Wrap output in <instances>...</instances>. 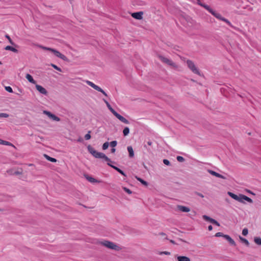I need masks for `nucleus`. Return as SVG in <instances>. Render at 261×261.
Segmentation results:
<instances>
[{
  "mask_svg": "<svg viewBox=\"0 0 261 261\" xmlns=\"http://www.w3.org/2000/svg\"><path fill=\"white\" fill-rule=\"evenodd\" d=\"M228 194L229 196H230L232 198L235 199L236 200H237L240 202L244 203V200H246L247 202L249 203H252L253 201L252 200L247 197L246 195H243V194H240L239 196L233 193H231L230 192H228Z\"/></svg>",
  "mask_w": 261,
  "mask_h": 261,
  "instance_id": "nucleus-2",
  "label": "nucleus"
},
{
  "mask_svg": "<svg viewBox=\"0 0 261 261\" xmlns=\"http://www.w3.org/2000/svg\"><path fill=\"white\" fill-rule=\"evenodd\" d=\"M203 219H204L205 221H209L211 223H213V221L214 220V219L210 218V217L206 216V215H203L202 216Z\"/></svg>",
  "mask_w": 261,
  "mask_h": 261,
  "instance_id": "nucleus-22",
  "label": "nucleus"
},
{
  "mask_svg": "<svg viewBox=\"0 0 261 261\" xmlns=\"http://www.w3.org/2000/svg\"><path fill=\"white\" fill-rule=\"evenodd\" d=\"M43 113L47 115L50 118L52 119L53 120L56 121H59L60 120V119L58 117L56 116L54 114H51L50 112L44 111Z\"/></svg>",
  "mask_w": 261,
  "mask_h": 261,
  "instance_id": "nucleus-10",
  "label": "nucleus"
},
{
  "mask_svg": "<svg viewBox=\"0 0 261 261\" xmlns=\"http://www.w3.org/2000/svg\"><path fill=\"white\" fill-rule=\"evenodd\" d=\"M177 208L178 210L182 212L188 213L190 211V209L188 207L180 205H178L177 206Z\"/></svg>",
  "mask_w": 261,
  "mask_h": 261,
  "instance_id": "nucleus-13",
  "label": "nucleus"
},
{
  "mask_svg": "<svg viewBox=\"0 0 261 261\" xmlns=\"http://www.w3.org/2000/svg\"><path fill=\"white\" fill-rule=\"evenodd\" d=\"M44 156L48 161H49L50 162H51L53 163H55L57 162V160L56 159L51 158L46 154H44Z\"/></svg>",
  "mask_w": 261,
  "mask_h": 261,
  "instance_id": "nucleus-21",
  "label": "nucleus"
},
{
  "mask_svg": "<svg viewBox=\"0 0 261 261\" xmlns=\"http://www.w3.org/2000/svg\"><path fill=\"white\" fill-rule=\"evenodd\" d=\"M163 163L166 165H169L170 164V162L167 159H164Z\"/></svg>",
  "mask_w": 261,
  "mask_h": 261,
  "instance_id": "nucleus-39",
  "label": "nucleus"
},
{
  "mask_svg": "<svg viewBox=\"0 0 261 261\" xmlns=\"http://www.w3.org/2000/svg\"><path fill=\"white\" fill-rule=\"evenodd\" d=\"M208 230H209V231H211V230H212V229H213V227H212V225H210V226H208Z\"/></svg>",
  "mask_w": 261,
  "mask_h": 261,
  "instance_id": "nucleus-42",
  "label": "nucleus"
},
{
  "mask_svg": "<svg viewBox=\"0 0 261 261\" xmlns=\"http://www.w3.org/2000/svg\"><path fill=\"white\" fill-rule=\"evenodd\" d=\"M124 191H125L126 192H127L128 194H131V193H132V191H131L129 189H127V188H124Z\"/></svg>",
  "mask_w": 261,
  "mask_h": 261,
  "instance_id": "nucleus-40",
  "label": "nucleus"
},
{
  "mask_svg": "<svg viewBox=\"0 0 261 261\" xmlns=\"http://www.w3.org/2000/svg\"><path fill=\"white\" fill-rule=\"evenodd\" d=\"M107 107L110 110V111L113 113V114L117 118H118L120 121L123 122L125 124H128L129 121L125 119L124 117L119 114L117 112H116L111 106V105L109 104L108 105Z\"/></svg>",
  "mask_w": 261,
  "mask_h": 261,
  "instance_id": "nucleus-6",
  "label": "nucleus"
},
{
  "mask_svg": "<svg viewBox=\"0 0 261 261\" xmlns=\"http://www.w3.org/2000/svg\"><path fill=\"white\" fill-rule=\"evenodd\" d=\"M109 145V144L108 142H105V143H103V144L102 145V149L103 150L107 149L108 148Z\"/></svg>",
  "mask_w": 261,
  "mask_h": 261,
  "instance_id": "nucleus-30",
  "label": "nucleus"
},
{
  "mask_svg": "<svg viewBox=\"0 0 261 261\" xmlns=\"http://www.w3.org/2000/svg\"><path fill=\"white\" fill-rule=\"evenodd\" d=\"M177 160L178 162H182L184 161L185 160H184V158L182 156H177Z\"/></svg>",
  "mask_w": 261,
  "mask_h": 261,
  "instance_id": "nucleus-36",
  "label": "nucleus"
},
{
  "mask_svg": "<svg viewBox=\"0 0 261 261\" xmlns=\"http://www.w3.org/2000/svg\"><path fill=\"white\" fill-rule=\"evenodd\" d=\"M6 38L8 39V40H9V42L11 44H12V45L14 44V42H13V41L12 40V39H11V38L10 37V36L8 35H6Z\"/></svg>",
  "mask_w": 261,
  "mask_h": 261,
  "instance_id": "nucleus-35",
  "label": "nucleus"
},
{
  "mask_svg": "<svg viewBox=\"0 0 261 261\" xmlns=\"http://www.w3.org/2000/svg\"><path fill=\"white\" fill-rule=\"evenodd\" d=\"M3 140L0 139V144H2Z\"/></svg>",
  "mask_w": 261,
  "mask_h": 261,
  "instance_id": "nucleus-49",
  "label": "nucleus"
},
{
  "mask_svg": "<svg viewBox=\"0 0 261 261\" xmlns=\"http://www.w3.org/2000/svg\"><path fill=\"white\" fill-rule=\"evenodd\" d=\"M137 179L138 181H139L140 182H141L143 185H145V186H147V182L144 180L143 179H142V178H140V177H137Z\"/></svg>",
  "mask_w": 261,
  "mask_h": 261,
  "instance_id": "nucleus-26",
  "label": "nucleus"
},
{
  "mask_svg": "<svg viewBox=\"0 0 261 261\" xmlns=\"http://www.w3.org/2000/svg\"><path fill=\"white\" fill-rule=\"evenodd\" d=\"M105 102L106 103L107 106H108V105H109L110 103L108 102V101L105 99H103Z\"/></svg>",
  "mask_w": 261,
  "mask_h": 261,
  "instance_id": "nucleus-44",
  "label": "nucleus"
},
{
  "mask_svg": "<svg viewBox=\"0 0 261 261\" xmlns=\"http://www.w3.org/2000/svg\"><path fill=\"white\" fill-rule=\"evenodd\" d=\"M2 145H8V146H13L12 143L3 140Z\"/></svg>",
  "mask_w": 261,
  "mask_h": 261,
  "instance_id": "nucleus-29",
  "label": "nucleus"
},
{
  "mask_svg": "<svg viewBox=\"0 0 261 261\" xmlns=\"http://www.w3.org/2000/svg\"><path fill=\"white\" fill-rule=\"evenodd\" d=\"M240 239L247 246H248L249 245V243L248 242V241L247 240H246V239L245 238H243L241 237H240Z\"/></svg>",
  "mask_w": 261,
  "mask_h": 261,
  "instance_id": "nucleus-25",
  "label": "nucleus"
},
{
  "mask_svg": "<svg viewBox=\"0 0 261 261\" xmlns=\"http://www.w3.org/2000/svg\"><path fill=\"white\" fill-rule=\"evenodd\" d=\"M170 242L173 243V244H174V241H173V240H171Z\"/></svg>",
  "mask_w": 261,
  "mask_h": 261,
  "instance_id": "nucleus-50",
  "label": "nucleus"
},
{
  "mask_svg": "<svg viewBox=\"0 0 261 261\" xmlns=\"http://www.w3.org/2000/svg\"><path fill=\"white\" fill-rule=\"evenodd\" d=\"M115 151H116V149L114 148H113L111 149V152L112 153H114L115 152Z\"/></svg>",
  "mask_w": 261,
  "mask_h": 261,
  "instance_id": "nucleus-45",
  "label": "nucleus"
},
{
  "mask_svg": "<svg viewBox=\"0 0 261 261\" xmlns=\"http://www.w3.org/2000/svg\"><path fill=\"white\" fill-rule=\"evenodd\" d=\"M129 133V129L128 127H125L123 130V134L124 136H126L128 135Z\"/></svg>",
  "mask_w": 261,
  "mask_h": 261,
  "instance_id": "nucleus-24",
  "label": "nucleus"
},
{
  "mask_svg": "<svg viewBox=\"0 0 261 261\" xmlns=\"http://www.w3.org/2000/svg\"><path fill=\"white\" fill-rule=\"evenodd\" d=\"M147 144L149 146H151L152 145V142L150 141L147 142Z\"/></svg>",
  "mask_w": 261,
  "mask_h": 261,
  "instance_id": "nucleus-46",
  "label": "nucleus"
},
{
  "mask_svg": "<svg viewBox=\"0 0 261 261\" xmlns=\"http://www.w3.org/2000/svg\"><path fill=\"white\" fill-rule=\"evenodd\" d=\"M254 242L258 245H261V238L259 237H255L254 239Z\"/></svg>",
  "mask_w": 261,
  "mask_h": 261,
  "instance_id": "nucleus-23",
  "label": "nucleus"
},
{
  "mask_svg": "<svg viewBox=\"0 0 261 261\" xmlns=\"http://www.w3.org/2000/svg\"><path fill=\"white\" fill-rule=\"evenodd\" d=\"M159 58L163 62L171 66H172L174 68H177V66L176 65L175 63L172 62L171 60L169 59L163 57L162 56H159Z\"/></svg>",
  "mask_w": 261,
  "mask_h": 261,
  "instance_id": "nucleus-8",
  "label": "nucleus"
},
{
  "mask_svg": "<svg viewBox=\"0 0 261 261\" xmlns=\"http://www.w3.org/2000/svg\"><path fill=\"white\" fill-rule=\"evenodd\" d=\"M248 230L247 228H245L243 229L242 234L243 236H246L248 234Z\"/></svg>",
  "mask_w": 261,
  "mask_h": 261,
  "instance_id": "nucleus-34",
  "label": "nucleus"
},
{
  "mask_svg": "<svg viewBox=\"0 0 261 261\" xmlns=\"http://www.w3.org/2000/svg\"><path fill=\"white\" fill-rule=\"evenodd\" d=\"M187 66L188 68L195 74L200 75V72L197 68V67L195 66L194 63L190 60H188L186 61Z\"/></svg>",
  "mask_w": 261,
  "mask_h": 261,
  "instance_id": "nucleus-7",
  "label": "nucleus"
},
{
  "mask_svg": "<svg viewBox=\"0 0 261 261\" xmlns=\"http://www.w3.org/2000/svg\"><path fill=\"white\" fill-rule=\"evenodd\" d=\"M9 117V115L6 113H0V117L7 118Z\"/></svg>",
  "mask_w": 261,
  "mask_h": 261,
  "instance_id": "nucleus-37",
  "label": "nucleus"
},
{
  "mask_svg": "<svg viewBox=\"0 0 261 261\" xmlns=\"http://www.w3.org/2000/svg\"><path fill=\"white\" fill-rule=\"evenodd\" d=\"M197 1L198 5H199V6L205 8L206 10H207L210 13H211L216 18H217L219 20H222V21L226 22L227 24H228L230 27L232 26L231 23L228 19L223 17L220 13L214 11L208 5H206L204 4L201 3L199 0H197Z\"/></svg>",
  "mask_w": 261,
  "mask_h": 261,
  "instance_id": "nucleus-1",
  "label": "nucleus"
},
{
  "mask_svg": "<svg viewBox=\"0 0 261 261\" xmlns=\"http://www.w3.org/2000/svg\"><path fill=\"white\" fill-rule=\"evenodd\" d=\"M177 260V261H191L190 258L186 256H178Z\"/></svg>",
  "mask_w": 261,
  "mask_h": 261,
  "instance_id": "nucleus-18",
  "label": "nucleus"
},
{
  "mask_svg": "<svg viewBox=\"0 0 261 261\" xmlns=\"http://www.w3.org/2000/svg\"><path fill=\"white\" fill-rule=\"evenodd\" d=\"M5 90L10 93L13 92L12 88L10 86L5 87Z\"/></svg>",
  "mask_w": 261,
  "mask_h": 261,
  "instance_id": "nucleus-32",
  "label": "nucleus"
},
{
  "mask_svg": "<svg viewBox=\"0 0 261 261\" xmlns=\"http://www.w3.org/2000/svg\"><path fill=\"white\" fill-rule=\"evenodd\" d=\"M208 172L212 175L215 176L217 177H219V178H221L222 179H226V177L225 176H223L222 175H221L214 171H213L211 170H208Z\"/></svg>",
  "mask_w": 261,
  "mask_h": 261,
  "instance_id": "nucleus-14",
  "label": "nucleus"
},
{
  "mask_svg": "<svg viewBox=\"0 0 261 261\" xmlns=\"http://www.w3.org/2000/svg\"><path fill=\"white\" fill-rule=\"evenodd\" d=\"M161 234H162V236H165V234L164 233H161Z\"/></svg>",
  "mask_w": 261,
  "mask_h": 261,
  "instance_id": "nucleus-51",
  "label": "nucleus"
},
{
  "mask_svg": "<svg viewBox=\"0 0 261 261\" xmlns=\"http://www.w3.org/2000/svg\"><path fill=\"white\" fill-rule=\"evenodd\" d=\"M5 49L7 50H11L14 53H18V50L11 46H7Z\"/></svg>",
  "mask_w": 261,
  "mask_h": 261,
  "instance_id": "nucleus-20",
  "label": "nucleus"
},
{
  "mask_svg": "<svg viewBox=\"0 0 261 261\" xmlns=\"http://www.w3.org/2000/svg\"><path fill=\"white\" fill-rule=\"evenodd\" d=\"M213 223V224H214L216 225H217V226H220V224H219V222H217L216 220H215V219H214V220L213 221V223Z\"/></svg>",
  "mask_w": 261,
  "mask_h": 261,
  "instance_id": "nucleus-41",
  "label": "nucleus"
},
{
  "mask_svg": "<svg viewBox=\"0 0 261 261\" xmlns=\"http://www.w3.org/2000/svg\"><path fill=\"white\" fill-rule=\"evenodd\" d=\"M1 64H2V62H0V65H1Z\"/></svg>",
  "mask_w": 261,
  "mask_h": 261,
  "instance_id": "nucleus-52",
  "label": "nucleus"
},
{
  "mask_svg": "<svg viewBox=\"0 0 261 261\" xmlns=\"http://www.w3.org/2000/svg\"><path fill=\"white\" fill-rule=\"evenodd\" d=\"M37 46L44 50H48L52 52L56 57L62 59L64 61H67V58L65 55L62 54L59 51L54 48L43 46L41 45H37Z\"/></svg>",
  "mask_w": 261,
  "mask_h": 261,
  "instance_id": "nucleus-3",
  "label": "nucleus"
},
{
  "mask_svg": "<svg viewBox=\"0 0 261 261\" xmlns=\"http://www.w3.org/2000/svg\"><path fill=\"white\" fill-rule=\"evenodd\" d=\"M143 12L142 11L135 12L132 14V16L138 20H141L143 18Z\"/></svg>",
  "mask_w": 261,
  "mask_h": 261,
  "instance_id": "nucleus-11",
  "label": "nucleus"
},
{
  "mask_svg": "<svg viewBox=\"0 0 261 261\" xmlns=\"http://www.w3.org/2000/svg\"><path fill=\"white\" fill-rule=\"evenodd\" d=\"M163 253H164V254H166V255H169V254H170V252H167V251H165V252H164Z\"/></svg>",
  "mask_w": 261,
  "mask_h": 261,
  "instance_id": "nucleus-43",
  "label": "nucleus"
},
{
  "mask_svg": "<svg viewBox=\"0 0 261 261\" xmlns=\"http://www.w3.org/2000/svg\"><path fill=\"white\" fill-rule=\"evenodd\" d=\"M224 238L227 240L229 243L232 245H233V246H235L236 245V243L234 241V240L233 239H232L228 235H227V234H225L224 236Z\"/></svg>",
  "mask_w": 261,
  "mask_h": 261,
  "instance_id": "nucleus-16",
  "label": "nucleus"
},
{
  "mask_svg": "<svg viewBox=\"0 0 261 261\" xmlns=\"http://www.w3.org/2000/svg\"><path fill=\"white\" fill-rule=\"evenodd\" d=\"M117 142L116 141H113L110 142V145L113 148H114L117 145Z\"/></svg>",
  "mask_w": 261,
  "mask_h": 261,
  "instance_id": "nucleus-31",
  "label": "nucleus"
},
{
  "mask_svg": "<svg viewBox=\"0 0 261 261\" xmlns=\"http://www.w3.org/2000/svg\"><path fill=\"white\" fill-rule=\"evenodd\" d=\"M127 151L129 153V157L130 158L134 157V152L132 146H128L127 147Z\"/></svg>",
  "mask_w": 261,
  "mask_h": 261,
  "instance_id": "nucleus-15",
  "label": "nucleus"
},
{
  "mask_svg": "<svg viewBox=\"0 0 261 261\" xmlns=\"http://www.w3.org/2000/svg\"><path fill=\"white\" fill-rule=\"evenodd\" d=\"M25 78L28 80V81L33 84H36V82L34 80L32 76L30 74H27L25 75Z\"/></svg>",
  "mask_w": 261,
  "mask_h": 261,
  "instance_id": "nucleus-17",
  "label": "nucleus"
},
{
  "mask_svg": "<svg viewBox=\"0 0 261 261\" xmlns=\"http://www.w3.org/2000/svg\"><path fill=\"white\" fill-rule=\"evenodd\" d=\"M14 173H15V174H21V172H15Z\"/></svg>",
  "mask_w": 261,
  "mask_h": 261,
  "instance_id": "nucleus-48",
  "label": "nucleus"
},
{
  "mask_svg": "<svg viewBox=\"0 0 261 261\" xmlns=\"http://www.w3.org/2000/svg\"><path fill=\"white\" fill-rule=\"evenodd\" d=\"M86 83L91 87H92L95 90L101 92L105 96H107V93L99 87L96 85L95 84L92 83V82H90L89 81H86Z\"/></svg>",
  "mask_w": 261,
  "mask_h": 261,
  "instance_id": "nucleus-9",
  "label": "nucleus"
},
{
  "mask_svg": "<svg viewBox=\"0 0 261 261\" xmlns=\"http://www.w3.org/2000/svg\"><path fill=\"white\" fill-rule=\"evenodd\" d=\"M86 178L88 179V180L89 181L91 182H97V180L95 178H93L92 177L87 176Z\"/></svg>",
  "mask_w": 261,
  "mask_h": 261,
  "instance_id": "nucleus-27",
  "label": "nucleus"
},
{
  "mask_svg": "<svg viewBox=\"0 0 261 261\" xmlns=\"http://www.w3.org/2000/svg\"><path fill=\"white\" fill-rule=\"evenodd\" d=\"M88 149L89 152L92 154L95 158L103 159L106 161L111 162L110 159H109L103 153L97 151L93 148L90 146L88 147Z\"/></svg>",
  "mask_w": 261,
  "mask_h": 261,
  "instance_id": "nucleus-4",
  "label": "nucleus"
},
{
  "mask_svg": "<svg viewBox=\"0 0 261 261\" xmlns=\"http://www.w3.org/2000/svg\"><path fill=\"white\" fill-rule=\"evenodd\" d=\"M224 235L225 234H223L222 232H219L216 233L215 236L217 237H222L224 238Z\"/></svg>",
  "mask_w": 261,
  "mask_h": 261,
  "instance_id": "nucleus-38",
  "label": "nucleus"
},
{
  "mask_svg": "<svg viewBox=\"0 0 261 261\" xmlns=\"http://www.w3.org/2000/svg\"><path fill=\"white\" fill-rule=\"evenodd\" d=\"M108 165L111 167H112L113 168H114V169H115L117 171H118L119 173H120L121 174L123 175V176H125L126 175L124 173V172L121 170L120 169H119V168L116 167V166H113L111 164H110V163H108Z\"/></svg>",
  "mask_w": 261,
  "mask_h": 261,
  "instance_id": "nucleus-19",
  "label": "nucleus"
},
{
  "mask_svg": "<svg viewBox=\"0 0 261 261\" xmlns=\"http://www.w3.org/2000/svg\"><path fill=\"white\" fill-rule=\"evenodd\" d=\"M197 195L202 198L204 197V196L201 193H198Z\"/></svg>",
  "mask_w": 261,
  "mask_h": 261,
  "instance_id": "nucleus-47",
  "label": "nucleus"
},
{
  "mask_svg": "<svg viewBox=\"0 0 261 261\" xmlns=\"http://www.w3.org/2000/svg\"><path fill=\"white\" fill-rule=\"evenodd\" d=\"M90 132V131H89L88 133L85 136V139L86 140H89L91 138Z\"/></svg>",
  "mask_w": 261,
  "mask_h": 261,
  "instance_id": "nucleus-33",
  "label": "nucleus"
},
{
  "mask_svg": "<svg viewBox=\"0 0 261 261\" xmlns=\"http://www.w3.org/2000/svg\"><path fill=\"white\" fill-rule=\"evenodd\" d=\"M51 66L53 67L56 70H57L60 72L62 71V70L60 67H58L57 65H56L54 64H51Z\"/></svg>",
  "mask_w": 261,
  "mask_h": 261,
  "instance_id": "nucleus-28",
  "label": "nucleus"
},
{
  "mask_svg": "<svg viewBox=\"0 0 261 261\" xmlns=\"http://www.w3.org/2000/svg\"><path fill=\"white\" fill-rule=\"evenodd\" d=\"M100 244L108 248L114 250L118 251L121 249L120 247L117 245L116 244L109 241H104L101 242Z\"/></svg>",
  "mask_w": 261,
  "mask_h": 261,
  "instance_id": "nucleus-5",
  "label": "nucleus"
},
{
  "mask_svg": "<svg viewBox=\"0 0 261 261\" xmlns=\"http://www.w3.org/2000/svg\"><path fill=\"white\" fill-rule=\"evenodd\" d=\"M36 89L41 94L44 95H46L47 94V90L43 88L42 86L36 84Z\"/></svg>",
  "mask_w": 261,
  "mask_h": 261,
  "instance_id": "nucleus-12",
  "label": "nucleus"
}]
</instances>
